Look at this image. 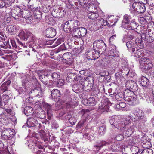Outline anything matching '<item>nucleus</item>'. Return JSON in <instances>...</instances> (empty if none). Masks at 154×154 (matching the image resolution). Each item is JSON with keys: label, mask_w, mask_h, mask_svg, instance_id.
Instances as JSON below:
<instances>
[{"label": "nucleus", "mask_w": 154, "mask_h": 154, "mask_svg": "<svg viewBox=\"0 0 154 154\" xmlns=\"http://www.w3.org/2000/svg\"><path fill=\"white\" fill-rule=\"evenodd\" d=\"M80 25L79 22L77 20H69L65 23L63 26V30L67 33L73 32L75 34L84 37L86 34L87 30L85 28L79 27Z\"/></svg>", "instance_id": "obj_1"}, {"label": "nucleus", "mask_w": 154, "mask_h": 154, "mask_svg": "<svg viewBox=\"0 0 154 154\" xmlns=\"http://www.w3.org/2000/svg\"><path fill=\"white\" fill-rule=\"evenodd\" d=\"M119 116H113L109 120L112 127H114L118 129L122 130H124L126 125L131 123L132 119L130 116H123L120 119Z\"/></svg>", "instance_id": "obj_2"}, {"label": "nucleus", "mask_w": 154, "mask_h": 154, "mask_svg": "<svg viewBox=\"0 0 154 154\" xmlns=\"http://www.w3.org/2000/svg\"><path fill=\"white\" fill-rule=\"evenodd\" d=\"M136 45L138 47L135 49L134 52L132 54H133L134 56L140 59L143 57L144 55V54L142 48H143L144 44L143 41L141 40H140L139 38H137L135 40Z\"/></svg>", "instance_id": "obj_3"}, {"label": "nucleus", "mask_w": 154, "mask_h": 154, "mask_svg": "<svg viewBox=\"0 0 154 154\" xmlns=\"http://www.w3.org/2000/svg\"><path fill=\"white\" fill-rule=\"evenodd\" d=\"M141 38L140 40H146L149 42H152L154 40V31H152L150 29L147 30L142 34Z\"/></svg>", "instance_id": "obj_4"}, {"label": "nucleus", "mask_w": 154, "mask_h": 154, "mask_svg": "<svg viewBox=\"0 0 154 154\" xmlns=\"http://www.w3.org/2000/svg\"><path fill=\"white\" fill-rule=\"evenodd\" d=\"M131 7L132 6L133 9L138 13H143L146 10V8L144 4L140 2H135L132 5H130Z\"/></svg>", "instance_id": "obj_5"}, {"label": "nucleus", "mask_w": 154, "mask_h": 154, "mask_svg": "<svg viewBox=\"0 0 154 154\" xmlns=\"http://www.w3.org/2000/svg\"><path fill=\"white\" fill-rule=\"evenodd\" d=\"M93 46L96 47L99 49L97 51L102 54L104 52L106 49V45L102 40H99L95 41L93 44Z\"/></svg>", "instance_id": "obj_6"}, {"label": "nucleus", "mask_w": 154, "mask_h": 154, "mask_svg": "<svg viewBox=\"0 0 154 154\" xmlns=\"http://www.w3.org/2000/svg\"><path fill=\"white\" fill-rule=\"evenodd\" d=\"M100 53L97 51L94 50H90L86 52L85 55L88 59L95 60L99 57Z\"/></svg>", "instance_id": "obj_7"}, {"label": "nucleus", "mask_w": 154, "mask_h": 154, "mask_svg": "<svg viewBox=\"0 0 154 154\" xmlns=\"http://www.w3.org/2000/svg\"><path fill=\"white\" fill-rule=\"evenodd\" d=\"M111 104L108 102L103 100L99 104L98 110L102 112H108Z\"/></svg>", "instance_id": "obj_8"}, {"label": "nucleus", "mask_w": 154, "mask_h": 154, "mask_svg": "<svg viewBox=\"0 0 154 154\" xmlns=\"http://www.w3.org/2000/svg\"><path fill=\"white\" fill-rule=\"evenodd\" d=\"M126 86L128 90L133 92L136 91L138 90V87L136 83L132 80H129L126 82Z\"/></svg>", "instance_id": "obj_9"}, {"label": "nucleus", "mask_w": 154, "mask_h": 154, "mask_svg": "<svg viewBox=\"0 0 154 154\" xmlns=\"http://www.w3.org/2000/svg\"><path fill=\"white\" fill-rule=\"evenodd\" d=\"M63 58L65 61V63L69 66L71 65L73 62V59L71 57L70 53L67 52L64 54L63 55Z\"/></svg>", "instance_id": "obj_10"}, {"label": "nucleus", "mask_w": 154, "mask_h": 154, "mask_svg": "<svg viewBox=\"0 0 154 154\" xmlns=\"http://www.w3.org/2000/svg\"><path fill=\"white\" fill-rule=\"evenodd\" d=\"M138 26V24L136 23L135 19H133L129 23V24L127 25L125 24V26H124V28L128 30H134L135 29H137Z\"/></svg>", "instance_id": "obj_11"}, {"label": "nucleus", "mask_w": 154, "mask_h": 154, "mask_svg": "<svg viewBox=\"0 0 154 154\" xmlns=\"http://www.w3.org/2000/svg\"><path fill=\"white\" fill-rule=\"evenodd\" d=\"M45 33L46 37L49 38L54 37L56 35V30L52 27L46 29Z\"/></svg>", "instance_id": "obj_12"}, {"label": "nucleus", "mask_w": 154, "mask_h": 154, "mask_svg": "<svg viewBox=\"0 0 154 154\" xmlns=\"http://www.w3.org/2000/svg\"><path fill=\"white\" fill-rule=\"evenodd\" d=\"M122 72L123 75H129L130 77L132 76L131 74V72H130V70L128 68V64L127 62H125L124 63H122Z\"/></svg>", "instance_id": "obj_13"}, {"label": "nucleus", "mask_w": 154, "mask_h": 154, "mask_svg": "<svg viewBox=\"0 0 154 154\" xmlns=\"http://www.w3.org/2000/svg\"><path fill=\"white\" fill-rule=\"evenodd\" d=\"M51 95L52 99L56 101H57L60 100L61 94L58 90L54 89L51 91Z\"/></svg>", "instance_id": "obj_14"}, {"label": "nucleus", "mask_w": 154, "mask_h": 154, "mask_svg": "<svg viewBox=\"0 0 154 154\" xmlns=\"http://www.w3.org/2000/svg\"><path fill=\"white\" fill-rule=\"evenodd\" d=\"M22 10L19 7H17L11 13L12 17L16 20H19L21 17Z\"/></svg>", "instance_id": "obj_15"}, {"label": "nucleus", "mask_w": 154, "mask_h": 154, "mask_svg": "<svg viewBox=\"0 0 154 154\" xmlns=\"http://www.w3.org/2000/svg\"><path fill=\"white\" fill-rule=\"evenodd\" d=\"M131 93L132 95L125 98L124 100L128 103L129 105H134V102L137 99V96L134 93Z\"/></svg>", "instance_id": "obj_16"}, {"label": "nucleus", "mask_w": 154, "mask_h": 154, "mask_svg": "<svg viewBox=\"0 0 154 154\" xmlns=\"http://www.w3.org/2000/svg\"><path fill=\"white\" fill-rule=\"evenodd\" d=\"M151 146V143L149 141H147L143 144V147L147 148V149H144L143 154H153V151L152 149H149L148 147H150Z\"/></svg>", "instance_id": "obj_17"}, {"label": "nucleus", "mask_w": 154, "mask_h": 154, "mask_svg": "<svg viewBox=\"0 0 154 154\" xmlns=\"http://www.w3.org/2000/svg\"><path fill=\"white\" fill-rule=\"evenodd\" d=\"M112 141V139L108 140L106 141H101L99 143L94 146L95 149L97 150H99L100 148L104 146H106L110 144Z\"/></svg>", "instance_id": "obj_18"}, {"label": "nucleus", "mask_w": 154, "mask_h": 154, "mask_svg": "<svg viewBox=\"0 0 154 154\" xmlns=\"http://www.w3.org/2000/svg\"><path fill=\"white\" fill-rule=\"evenodd\" d=\"M30 92L36 97L38 98L42 97L43 95V92L40 88H35L32 90Z\"/></svg>", "instance_id": "obj_19"}, {"label": "nucleus", "mask_w": 154, "mask_h": 154, "mask_svg": "<svg viewBox=\"0 0 154 154\" xmlns=\"http://www.w3.org/2000/svg\"><path fill=\"white\" fill-rule=\"evenodd\" d=\"M126 45L128 50L131 53L134 52L135 49L137 47L136 46V45L137 46L136 44H134L133 42L131 41L127 42L126 43Z\"/></svg>", "instance_id": "obj_20"}, {"label": "nucleus", "mask_w": 154, "mask_h": 154, "mask_svg": "<svg viewBox=\"0 0 154 154\" xmlns=\"http://www.w3.org/2000/svg\"><path fill=\"white\" fill-rule=\"evenodd\" d=\"M10 83L11 81L10 80H8L3 83L0 87V94H2L7 91Z\"/></svg>", "instance_id": "obj_21"}, {"label": "nucleus", "mask_w": 154, "mask_h": 154, "mask_svg": "<svg viewBox=\"0 0 154 154\" xmlns=\"http://www.w3.org/2000/svg\"><path fill=\"white\" fill-rule=\"evenodd\" d=\"M19 29V27L14 25H10L8 26L6 28L7 31L12 34L17 32Z\"/></svg>", "instance_id": "obj_22"}, {"label": "nucleus", "mask_w": 154, "mask_h": 154, "mask_svg": "<svg viewBox=\"0 0 154 154\" xmlns=\"http://www.w3.org/2000/svg\"><path fill=\"white\" fill-rule=\"evenodd\" d=\"M79 76L74 73H69L67 74V77L66 79L69 82L75 81H78L80 79Z\"/></svg>", "instance_id": "obj_23"}, {"label": "nucleus", "mask_w": 154, "mask_h": 154, "mask_svg": "<svg viewBox=\"0 0 154 154\" xmlns=\"http://www.w3.org/2000/svg\"><path fill=\"white\" fill-rule=\"evenodd\" d=\"M136 127L135 125H133L129 127L128 129L125 130L124 133L125 135L128 137L131 136L134 132L135 130Z\"/></svg>", "instance_id": "obj_24"}, {"label": "nucleus", "mask_w": 154, "mask_h": 154, "mask_svg": "<svg viewBox=\"0 0 154 154\" xmlns=\"http://www.w3.org/2000/svg\"><path fill=\"white\" fill-rule=\"evenodd\" d=\"M132 20L131 17L130 15L127 14H125L124 16L123 20L122 23V26L123 28L124 27V26H125V24H129V23L131 22Z\"/></svg>", "instance_id": "obj_25"}, {"label": "nucleus", "mask_w": 154, "mask_h": 154, "mask_svg": "<svg viewBox=\"0 0 154 154\" xmlns=\"http://www.w3.org/2000/svg\"><path fill=\"white\" fill-rule=\"evenodd\" d=\"M8 131L5 132V134L3 135V137L6 140H10L13 137V136L11 135H14V132H13V130L12 131L11 129L8 130Z\"/></svg>", "instance_id": "obj_26"}, {"label": "nucleus", "mask_w": 154, "mask_h": 154, "mask_svg": "<svg viewBox=\"0 0 154 154\" xmlns=\"http://www.w3.org/2000/svg\"><path fill=\"white\" fill-rule=\"evenodd\" d=\"M134 113L138 119H143L144 116V114L143 111L138 109L135 110Z\"/></svg>", "instance_id": "obj_27"}, {"label": "nucleus", "mask_w": 154, "mask_h": 154, "mask_svg": "<svg viewBox=\"0 0 154 154\" xmlns=\"http://www.w3.org/2000/svg\"><path fill=\"white\" fill-rule=\"evenodd\" d=\"M37 122V120L33 117H31L28 119L26 124L29 127H34L36 126L35 124Z\"/></svg>", "instance_id": "obj_28"}, {"label": "nucleus", "mask_w": 154, "mask_h": 154, "mask_svg": "<svg viewBox=\"0 0 154 154\" xmlns=\"http://www.w3.org/2000/svg\"><path fill=\"white\" fill-rule=\"evenodd\" d=\"M140 84L143 86L147 88L149 85V79L144 76H142L140 79Z\"/></svg>", "instance_id": "obj_29"}, {"label": "nucleus", "mask_w": 154, "mask_h": 154, "mask_svg": "<svg viewBox=\"0 0 154 154\" xmlns=\"http://www.w3.org/2000/svg\"><path fill=\"white\" fill-rule=\"evenodd\" d=\"M21 17L25 18L26 20H31V18L30 15V13L28 10H23L22 11Z\"/></svg>", "instance_id": "obj_30"}, {"label": "nucleus", "mask_w": 154, "mask_h": 154, "mask_svg": "<svg viewBox=\"0 0 154 154\" xmlns=\"http://www.w3.org/2000/svg\"><path fill=\"white\" fill-rule=\"evenodd\" d=\"M39 76V79L44 84L47 85L48 83V81L50 78L46 77L45 75L40 73L39 72L37 73Z\"/></svg>", "instance_id": "obj_31"}, {"label": "nucleus", "mask_w": 154, "mask_h": 154, "mask_svg": "<svg viewBox=\"0 0 154 154\" xmlns=\"http://www.w3.org/2000/svg\"><path fill=\"white\" fill-rule=\"evenodd\" d=\"M39 72L40 73L45 75L46 77H47L48 78L51 79V78L52 72L50 70L45 69L42 70Z\"/></svg>", "instance_id": "obj_32"}, {"label": "nucleus", "mask_w": 154, "mask_h": 154, "mask_svg": "<svg viewBox=\"0 0 154 154\" xmlns=\"http://www.w3.org/2000/svg\"><path fill=\"white\" fill-rule=\"evenodd\" d=\"M87 84L84 82V84L82 85V88L84 90L86 91H89L92 89L91 87L92 86V85Z\"/></svg>", "instance_id": "obj_33"}, {"label": "nucleus", "mask_w": 154, "mask_h": 154, "mask_svg": "<svg viewBox=\"0 0 154 154\" xmlns=\"http://www.w3.org/2000/svg\"><path fill=\"white\" fill-rule=\"evenodd\" d=\"M139 63L140 65L144 66L150 62V60L147 57H141V59L139 60Z\"/></svg>", "instance_id": "obj_34"}, {"label": "nucleus", "mask_w": 154, "mask_h": 154, "mask_svg": "<svg viewBox=\"0 0 154 154\" xmlns=\"http://www.w3.org/2000/svg\"><path fill=\"white\" fill-rule=\"evenodd\" d=\"M27 40H28V42H32V44L35 42V37L30 32H27Z\"/></svg>", "instance_id": "obj_35"}, {"label": "nucleus", "mask_w": 154, "mask_h": 154, "mask_svg": "<svg viewBox=\"0 0 154 154\" xmlns=\"http://www.w3.org/2000/svg\"><path fill=\"white\" fill-rule=\"evenodd\" d=\"M88 16L90 19L94 20L98 17V14L96 12H92L90 11V12L88 13Z\"/></svg>", "instance_id": "obj_36"}, {"label": "nucleus", "mask_w": 154, "mask_h": 154, "mask_svg": "<svg viewBox=\"0 0 154 154\" xmlns=\"http://www.w3.org/2000/svg\"><path fill=\"white\" fill-rule=\"evenodd\" d=\"M97 26L99 29L103 28V22H104V20L103 19L101 18L100 20H97Z\"/></svg>", "instance_id": "obj_37"}, {"label": "nucleus", "mask_w": 154, "mask_h": 154, "mask_svg": "<svg viewBox=\"0 0 154 154\" xmlns=\"http://www.w3.org/2000/svg\"><path fill=\"white\" fill-rule=\"evenodd\" d=\"M86 80H85L84 82L88 83V84H91L92 85L94 83V78L93 76H88L86 78Z\"/></svg>", "instance_id": "obj_38"}, {"label": "nucleus", "mask_w": 154, "mask_h": 154, "mask_svg": "<svg viewBox=\"0 0 154 154\" xmlns=\"http://www.w3.org/2000/svg\"><path fill=\"white\" fill-rule=\"evenodd\" d=\"M106 131V126L103 125L99 127L98 130V132L100 135L102 136L105 134Z\"/></svg>", "instance_id": "obj_39"}, {"label": "nucleus", "mask_w": 154, "mask_h": 154, "mask_svg": "<svg viewBox=\"0 0 154 154\" xmlns=\"http://www.w3.org/2000/svg\"><path fill=\"white\" fill-rule=\"evenodd\" d=\"M87 104L89 105L94 106L95 105L96 103L95 99L93 97L89 98L87 100Z\"/></svg>", "instance_id": "obj_40"}, {"label": "nucleus", "mask_w": 154, "mask_h": 154, "mask_svg": "<svg viewBox=\"0 0 154 154\" xmlns=\"http://www.w3.org/2000/svg\"><path fill=\"white\" fill-rule=\"evenodd\" d=\"M18 36L21 39L24 41L26 40L27 37V32L26 33L23 32H21L18 35Z\"/></svg>", "instance_id": "obj_41"}, {"label": "nucleus", "mask_w": 154, "mask_h": 154, "mask_svg": "<svg viewBox=\"0 0 154 154\" xmlns=\"http://www.w3.org/2000/svg\"><path fill=\"white\" fill-rule=\"evenodd\" d=\"M35 17L36 19H39L42 18L41 12L38 10H36L34 12Z\"/></svg>", "instance_id": "obj_42"}, {"label": "nucleus", "mask_w": 154, "mask_h": 154, "mask_svg": "<svg viewBox=\"0 0 154 154\" xmlns=\"http://www.w3.org/2000/svg\"><path fill=\"white\" fill-rule=\"evenodd\" d=\"M113 95H115V98L117 100H121L122 97H123L124 95L121 92L118 93L117 94L116 93H113Z\"/></svg>", "instance_id": "obj_43"}, {"label": "nucleus", "mask_w": 154, "mask_h": 154, "mask_svg": "<svg viewBox=\"0 0 154 154\" xmlns=\"http://www.w3.org/2000/svg\"><path fill=\"white\" fill-rule=\"evenodd\" d=\"M43 107L48 112H50L51 111V106L47 103H44L43 105Z\"/></svg>", "instance_id": "obj_44"}, {"label": "nucleus", "mask_w": 154, "mask_h": 154, "mask_svg": "<svg viewBox=\"0 0 154 154\" xmlns=\"http://www.w3.org/2000/svg\"><path fill=\"white\" fill-rule=\"evenodd\" d=\"M66 14V11L64 10H60V11L57 14V15H56V18H61L63 17L64 15Z\"/></svg>", "instance_id": "obj_45"}, {"label": "nucleus", "mask_w": 154, "mask_h": 154, "mask_svg": "<svg viewBox=\"0 0 154 154\" xmlns=\"http://www.w3.org/2000/svg\"><path fill=\"white\" fill-rule=\"evenodd\" d=\"M50 9V7L48 5H43L42 7V10L45 13L48 12Z\"/></svg>", "instance_id": "obj_46"}, {"label": "nucleus", "mask_w": 154, "mask_h": 154, "mask_svg": "<svg viewBox=\"0 0 154 154\" xmlns=\"http://www.w3.org/2000/svg\"><path fill=\"white\" fill-rule=\"evenodd\" d=\"M120 144H114L112 146L111 149L113 151H116L120 149Z\"/></svg>", "instance_id": "obj_47"}, {"label": "nucleus", "mask_w": 154, "mask_h": 154, "mask_svg": "<svg viewBox=\"0 0 154 154\" xmlns=\"http://www.w3.org/2000/svg\"><path fill=\"white\" fill-rule=\"evenodd\" d=\"M80 85L77 84L73 85L72 87V88L73 91L76 93H78L79 91Z\"/></svg>", "instance_id": "obj_48"}, {"label": "nucleus", "mask_w": 154, "mask_h": 154, "mask_svg": "<svg viewBox=\"0 0 154 154\" xmlns=\"http://www.w3.org/2000/svg\"><path fill=\"white\" fill-rule=\"evenodd\" d=\"M131 93H134V92L130 91V90H125L123 94L124 99H125V98L130 96V95H132Z\"/></svg>", "instance_id": "obj_49"}, {"label": "nucleus", "mask_w": 154, "mask_h": 154, "mask_svg": "<svg viewBox=\"0 0 154 154\" xmlns=\"http://www.w3.org/2000/svg\"><path fill=\"white\" fill-rule=\"evenodd\" d=\"M131 150L133 154H136L139 151V148L137 146H133L131 147Z\"/></svg>", "instance_id": "obj_50"}, {"label": "nucleus", "mask_w": 154, "mask_h": 154, "mask_svg": "<svg viewBox=\"0 0 154 154\" xmlns=\"http://www.w3.org/2000/svg\"><path fill=\"white\" fill-rule=\"evenodd\" d=\"M2 99L3 102L5 103L4 105H5V103H8L9 100V96L6 94H3L2 96Z\"/></svg>", "instance_id": "obj_51"}, {"label": "nucleus", "mask_w": 154, "mask_h": 154, "mask_svg": "<svg viewBox=\"0 0 154 154\" xmlns=\"http://www.w3.org/2000/svg\"><path fill=\"white\" fill-rule=\"evenodd\" d=\"M65 82L63 79H61L58 80L57 82V86L58 87H60L63 86Z\"/></svg>", "instance_id": "obj_52"}, {"label": "nucleus", "mask_w": 154, "mask_h": 154, "mask_svg": "<svg viewBox=\"0 0 154 154\" xmlns=\"http://www.w3.org/2000/svg\"><path fill=\"white\" fill-rule=\"evenodd\" d=\"M124 138L123 136L121 134H117L115 137L116 140L118 141H120L122 140Z\"/></svg>", "instance_id": "obj_53"}, {"label": "nucleus", "mask_w": 154, "mask_h": 154, "mask_svg": "<svg viewBox=\"0 0 154 154\" xmlns=\"http://www.w3.org/2000/svg\"><path fill=\"white\" fill-rule=\"evenodd\" d=\"M80 5L85 7L87 5L88 2L86 1L85 0H79Z\"/></svg>", "instance_id": "obj_54"}, {"label": "nucleus", "mask_w": 154, "mask_h": 154, "mask_svg": "<svg viewBox=\"0 0 154 154\" xmlns=\"http://www.w3.org/2000/svg\"><path fill=\"white\" fill-rule=\"evenodd\" d=\"M60 10L58 9V8H57L54 9L53 11H52L51 12V14L55 18H56V15H57V14L59 12Z\"/></svg>", "instance_id": "obj_55"}, {"label": "nucleus", "mask_w": 154, "mask_h": 154, "mask_svg": "<svg viewBox=\"0 0 154 154\" xmlns=\"http://www.w3.org/2000/svg\"><path fill=\"white\" fill-rule=\"evenodd\" d=\"M66 106L67 108H69V107L74 108L75 106L74 103L71 101L67 102L66 103Z\"/></svg>", "instance_id": "obj_56"}, {"label": "nucleus", "mask_w": 154, "mask_h": 154, "mask_svg": "<svg viewBox=\"0 0 154 154\" xmlns=\"http://www.w3.org/2000/svg\"><path fill=\"white\" fill-rule=\"evenodd\" d=\"M144 2L151 6L154 5V0H145Z\"/></svg>", "instance_id": "obj_57"}, {"label": "nucleus", "mask_w": 154, "mask_h": 154, "mask_svg": "<svg viewBox=\"0 0 154 154\" xmlns=\"http://www.w3.org/2000/svg\"><path fill=\"white\" fill-rule=\"evenodd\" d=\"M51 78H53L54 79H57L59 78L60 75L57 73L56 72L52 73V74L51 75Z\"/></svg>", "instance_id": "obj_58"}, {"label": "nucleus", "mask_w": 154, "mask_h": 154, "mask_svg": "<svg viewBox=\"0 0 154 154\" xmlns=\"http://www.w3.org/2000/svg\"><path fill=\"white\" fill-rule=\"evenodd\" d=\"M145 68L147 70H149L151 69L153 66V65L151 63L149 62V63L146 64L145 65Z\"/></svg>", "instance_id": "obj_59"}, {"label": "nucleus", "mask_w": 154, "mask_h": 154, "mask_svg": "<svg viewBox=\"0 0 154 154\" xmlns=\"http://www.w3.org/2000/svg\"><path fill=\"white\" fill-rule=\"evenodd\" d=\"M64 40L63 38L58 39L56 42L55 44L54 45L55 47L57 46L60 44L61 42H63Z\"/></svg>", "instance_id": "obj_60"}, {"label": "nucleus", "mask_w": 154, "mask_h": 154, "mask_svg": "<svg viewBox=\"0 0 154 154\" xmlns=\"http://www.w3.org/2000/svg\"><path fill=\"white\" fill-rule=\"evenodd\" d=\"M113 47L114 48L113 53L114 54L113 55V56L116 57H118L119 56V52L116 50V47L115 46Z\"/></svg>", "instance_id": "obj_61"}, {"label": "nucleus", "mask_w": 154, "mask_h": 154, "mask_svg": "<svg viewBox=\"0 0 154 154\" xmlns=\"http://www.w3.org/2000/svg\"><path fill=\"white\" fill-rule=\"evenodd\" d=\"M17 42L19 44V45L21 47H23V48H26L27 47V45H26L25 43H23V42H21L19 40H17Z\"/></svg>", "instance_id": "obj_62"}, {"label": "nucleus", "mask_w": 154, "mask_h": 154, "mask_svg": "<svg viewBox=\"0 0 154 154\" xmlns=\"http://www.w3.org/2000/svg\"><path fill=\"white\" fill-rule=\"evenodd\" d=\"M69 121L70 123L72 125H75V124L76 120L74 117H71L69 119Z\"/></svg>", "instance_id": "obj_63"}, {"label": "nucleus", "mask_w": 154, "mask_h": 154, "mask_svg": "<svg viewBox=\"0 0 154 154\" xmlns=\"http://www.w3.org/2000/svg\"><path fill=\"white\" fill-rule=\"evenodd\" d=\"M119 105H120V107L121 108V109H122L123 108H124L126 106V103L123 102H121L119 103Z\"/></svg>", "instance_id": "obj_64"}]
</instances>
